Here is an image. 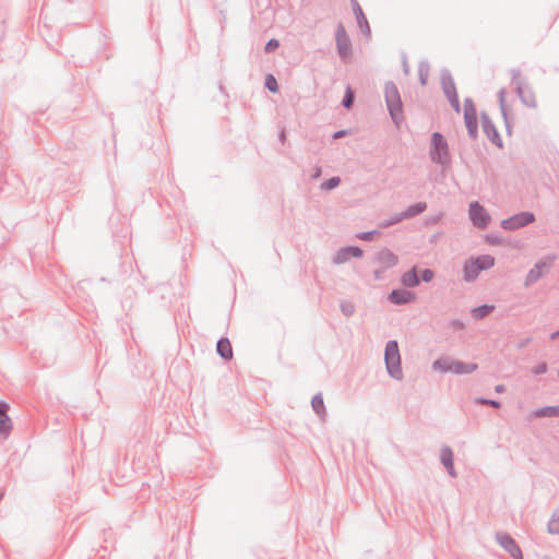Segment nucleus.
Segmentation results:
<instances>
[{
    "instance_id": "nucleus-1",
    "label": "nucleus",
    "mask_w": 559,
    "mask_h": 559,
    "mask_svg": "<svg viewBox=\"0 0 559 559\" xmlns=\"http://www.w3.org/2000/svg\"><path fill=\"white\" fill-rule=\"evenodd\" d=\"M384 99L392 121L400 126L404 120L403 103L399 88L392 81L384 85Z\"/></svg>"
},
{
    "instance_id": "nucleus-2",
    "label": "nucleus",
    "mask_w": 559,
    "mask_h": 559,
    "mask_svg": "<svg viewBox=\"0 0 559 559\" xmlns=\"http://www.w3.org/2000/svg\"><path fill=\"white\" fill-rule=\"evenodd\" d=\"M384 364L386 372L391 378L395 380L403 379V370L397 341L391 340L385 344Z\"/></svg>"
},
{
    "instance_id": "nucleus-3",
    "label": "nucleus",
    "mask_w": 559,
    "mask_h": 559,
    "mask_svg": "<svg viewBox=\"0 0 559 559\" xmlns=\"http://www.w3.org/2000/svg\"><path fill=\"white\" fill-rule=\"evenodd\" d=\"M512 84L514 85L515 92L521 99L522 104L530 108H536L537 103L533 88L521 78V71L519 69L511 70Z\"/></svg>"
},
{
    "instance_id": "nucleus-4",
    "label": "nucleus",
    "mask_w": 559,
    "mask_h": 559,
    "mask_svg": "<svg viewBox=\"0 0 559 559\" xmlns=\"http://www.w3.org/2000/svg\"><path fill=\"white\" fill-rule=\"evenodd\" d=\"M429 155L431 160L438 165L448 166L450 164L448 142L439 132H435L431 135V147Z\"/></svg>"
},
{
    "instance_id": "nucleus-5",
    "label": "nucleus",
    "mask_w": 559,
    "mask_h": 559,
    "mask_svg": "<svg viewBox=\"0 0 559 559\" xmlns=\"http://www.w3.org/2000/svg\"><path fill=\"white\" fill-rule=\"evenodd\" d=\"M556 260H557V255L555 253L547 254L544 258L539 259L534 264V266L527 272L525 280H524V286L531 287L538 280H540L544 276V274H546L550 270L551 264Z\"/></svg>"
},
{
    "instance_id": "nucleus-6",
    "label": "nucleus",
    "mask_w": 559,
    "mask_h": 559,
    "mask_svg": "<svg viewBox=\"0 0 559 559\" xmlns=\"http://www.w3.org/2000/svg\"><path fill=\"white\" fill-rule=\"evenodd\" d=\"M535 214L532 212H520L501 221V228L504 230H516L535 222Z\"/></svg>"
},
{
    "instance_id": "nucleus-7",
    "label": "nucleus",
    "mask_w": 559,
    "mask_h": 559,
    "mask_svg": "<svg viewBox=\"0 0 559 559\" xmlns=\"http://www.w3.org/2000/svg\"><path fill=\"white\" fill-rule=\"evenodd\" d=\"M335 41L340 58L343 61H347L348 58L352 56V41L342 23L337 24L335 32Z\"/></svg>"
},
{
    "instance_id": "nucleus-8",
    "label": "nucleus",
    "mask_w": 559,
    "mask_h": 559,
    "mask_svg": "<svg viewBox=\"0 0 559 559\" xmlns=\"http://www.w3.org/2000/svg\"><path fill=\"white\" fill-rule=\"evenodd\" d=\"M469 218L474 226L478 228H486L490 222V215L486 212L485 207L477 201L472 202L468 209Z\"/></svg>"
},
{
    "instance_id": "nucleus-9",
    "label": "nucleus",
    "mask_w": 559,
    "mask_h": 559,
    "mask_svg": "<svg viewBox=\"0 0 559 559\" xmlns=\"http://www.w3.org/2000/svg\"><path fill=\"white\" fill-rule=\"evenodd\" d=\"M496 540L513 559H523L522 550L511 535L497 533Z\"/></svg>"
},
{
    "instance_id": "nucleus-10",
    "label": "nucleus",
    "mask_w": 559,
    "mask_h": 559,
    "mask_svg": "<svg viewBox=\"0 0 559 559\" xmlns=\"http://www.w3.org/2000/svg\"><path fill=\"white\" fill-rule=\"evenodd\" d=\"M480 119H481L483 131L487 135V138L493 144H496L498 147H502V140L500 138V134H499L495 123L492 122V120L488 116V114L483 111L480 114Z\"/></svg>"
},
{
    "instance_id": "nucleus-11",
    "label": "nucleus",
    "mask_w": 559,
    "mask_h": 559,
    "mask_svg": "<svg viewBox=\"0 0 559 559\" xmlns=\"http://www.w3.org/2000/svg\"><path fill=\"white\" fill-rule=\"evenodd\" d=\"M362 254L364 251L357 246L343 247L335 252L332 262L338 265L347 262L352 257L361 258Z\"/></svg>"
},
{
    "instance_id": "nucleus-12",
    "label": "nucleus",
    "mask_w": 559,
    "mask_h": 559,
    "mask_svg": "<svg viewBox=\"0 0 559 559\" xmlns=\"http://www.w3.org/2000/svg\"><path fill=\"white\" fill-rule=\"evenodd\" d=\"M350 4H352V8H353V12L356 16V21H357V24H358V27L360 28L361 33L366 36V37H370L371 35V29H370V26H369V23H368V20L359 4V2L357 0H350Z\"/></svg>"
},
{
    "instance_id": "nucleus-13",
    "label": "nucleus",
    "mask_w": 559,
    "mask_h": 559,
    "mask_svg": "<svg viewBox=\"0 0 559 559\" xmlns=\"http://www.w3.org/2000/svg\"><path fill=\"white\" fill-rule=\"evenodd\" d=\"M415 298L416 295L413 292L403 288L393 289L388 297L389 301L394 305H406Z\"/></svg>"
},
{
    "instance_id": "nucleus-14",
    "label": "nucleus",
    "mask_w": 559,
    "mask_h": 559,
    "mask_svg": "<svg viewBox=\"0 0 559 559\" xmlns=\"http://www.w3.org/2000/svg\"><path fill=\"white\" fill-rule=\"evenodd\" d=\"M441 86L444 95L449 99L450 97L457 95L454 80L451 72L448 69L441 70Z\"/></svg>"
},
{
    "instance_id": "nucleus-15",
    "label": "nucleus",
    "mask_w": 559,
    "mask_h": 559,
    "mask_svg": "<svg viewBox=\"0 0 559 559\" xmlns=\"http://www.w3.org/2000/svg\"><path fill=\"white\" fill-rule=\"evenodd\" d=\"M376 262L382 264L385 269H390L397 264L399 258L390 249L383 248L376 254Z\"/></svg>"
},
{
    "instance_id": "nucleus-16",
    "label": "nucleus",
    "mask_w": 559,
    "mask_h": 559,
    "mask_svg": "<svg viewBox=\"0 0 559 559\" xmlns=\"http://www.w3.org/2000/svg\"><path fill=\"white\" fill-rule=\"evenodd\" d=\"M10 406L7 402L0 401V436H8L12 429L11 418L8 416Z\"/></svg>"
},
{
    "instance_id": "nucleus-17",
    "label": "nucleus",
    "mask_w": 559,
    "mask_h": 559,
    "mask_svg": "<svg viewBox=\"0 0 559 559\" xmlns=\"http://www.w3.org/2000/svg\"><path fill=\"white\" fill-rule=\"evenodd\" d=\"M440 461L448 471L449 475L451 477H456V472L453 463L454 455L450 447L445 445L441 449Z\"/></svg>"
},
{
    "instance_id": "nucleus-18",
    "label": "nucleus",
    "mask_w": 559,
    "mask_h": 559,
    "mask_svg": "<svg viewBox=\"0 0 559 559\" xmlns=\"http://www.w3.org/2000/svg\"><path fill=\"white\" fill-rule=\"evenodd\" d=\"M464 122L468 136L475 140L478 136L477 112H464Z\"/></svg>"
},
{
    "instance_id": "nucleus-19",
    "label": "nucleus",
    "mask_w": 559,
    "mask_h": 559,
    "mask_svg": "<svg viewBox=\"0 0 559 559\" xmlns=\"http://www.w3.org/2000/svg\"><path fill=\"white\" fill-rule=\"evenodd\" d=\"M463 272L465 282H473L478 277L481 271L478 270L477 264L474 262V259L471 258L465 261Z\"/></svg>"
},
{
    "instance_id": "nucleus-20",
    "label": "nucleus",
    "mask_w": 559,
    "mask_h": 559,
    "mask_svg": "<svg viewBox=\"0 0 559 559\" xmlns=\"http://www.w3.org/2000/svg\"><path fill=\"white\" fill-rule=\"evenodd\" d=\"M216 352L217 354L225 360L231 359L233 357V348L230 342L226 337H222L216 343Z\"/></svg>"
},
{
    "instance_id": "nucleus-21",
    "label": "nucleus",
    "mask_w": 559,
    "mask_h": 559,
    "mask_svg": "<svg viewBox=\"0 0 559 559\" xmlns=\"http://www.w3.org/2000/svg\"><path fill=\"white\" fill-rule=\"evenodd\" d=\"M311 406H312L313 412L322 420H324L325 417L328 416V413H326V409H325V406H324L323 395H322L321 392H319V393L313 395V397L311 400Z\"/></svg>"
},
{
    "instance_id": "nucleus-22",
    "label": "nucleus",
    "mask_w": 559,
    "mask_h": 559,
    "mask_svg": "<svg viewBox=\"0 0 559 559\" xmlns=\"http://www.w3.org/2000/svg\"><path fill=\"white\" fill-rule=\"evenodd\" d=\"M477 368H478L477 364L454 360L452 372L455 374H468V373L476 371Z\"/></svg>"
},
{
    "instance_id": "nucleus-23",
    "label": "nucleus",
    "mask_w": 559,
    "mask_h": 559,
    "mask_svg": "<svg viewBox=\"0 0 559 559\" xmlns=\"http://www.w3.org/2000/svg\"><path fill=\"white\" fill-rule=\"evenodd\" d=\"M401 282L405 287L412 288L418 286L420 278L417 274L416 267L414 266L412 270L405 272L401 277Z\"/></svg>"
},
{
    "instance_id": "nucleus-24",
    "label": "nucleus",
    "mask_w": 559,
    "mask_h": 559,
    "mask_svg": "<svg viewBox=\"0 0 559 559\" xmlns=\"http://www.w3.org/2000/svg\"><path fill=\"white\" fill-rule=\"evenodd\" d=\"M427 209L426 202H417L412 205H409L405 211L402 212V216L404 219L415 217L423 212H425Z\"/></svg>"
},
{
    "instance_id": "nucleus-25",
    "label": "nucleus",
    "mask_w": 559,
    "mask_h": 559,
    "mask_svg": "<svg viewBox=\"0 0 559 559\" xmlns=\"http://www.w3.org/2000/svg\"><path fill=\"white\" fill-rule=\"evenodd\" d=\"M534 417H559V405L545 406L533 412Z\"/></svg>"
},
{
    "instance_id": "nucleus-26",
    "label": "nucleus",
    "mask_w": 559,
    "mask_h": 559,
    "mask_svg": "<svg viewBox=\"0 0 559 559\" xmlns=\"http://www.w3.org/2000/svg\"><path fill=\"white\" fill-rule=\"evenodd\" d=\"M478 270L485 271L495 265V258L490 254H483L474 259Z\"/></svg>"
},
{
    "instance_id": "nucleus-27",
    "label": "nucleus",
    "mask_w": 559,
    "mask_h": 559,
    "mask_svg": "<svg viewBox=\"0 0 559 559\" xmlns=\"http://www.w3.org/2000/svg\"><path fill=\"white\" fill-rule=\"evenodd\" d=\"M454 360L450 358H439L433 361L432 369L441 372H452Z\"/></svg>"
},
{
    "instance_id": "nucleus-28",
    "label": "nucleus",
    "mask_w": 559,
    "mask_h": 559,
    "mask_svg": "<svg viewBox=\"0 0 559 559\" xmlns=\"http://www.w3.org/2000/svg\"><path fill=\"white\" fill-rule=\"evenodd\" d=\"M495 309L491 305H481L472 310V316L476 320L484 319Z\"/></svg>"
},
{
    "instance_id": "nucleus-29",
    "label": "nucleus",
    "mask_w": 559,
    "mask_h": 559,
    "mask_svg": "<svg viewBox=\"0 0 559 559\" xmlns=\"http://www.w3.org/2000/svg\"><path fill=\"white\" fill-rule=\"evenodd\" d=\"M498 98H499L500 111H501V115H502V117L504 119L507 130L510 131V124H509V121H508V112H507V107H506V91H504V88H501L498 92Z\"/></svg>"
},
{
    "instance_id": "nucleus-30",
    "label": "nucleus",
    "mask_w": 559,
    "mask_h": 559,
    "mask_svg": "<svg viewBox=\"0 0 559 559\" xmlns=\"http://www.w3.org/2000/svg\"><path fill=\"white\" fill-rule=\"evenodd\" d=\"M548 533L552 535L559 534V509L555 510L547 525Z\"/></svg>"
},
{
    "instance_id": "nucleus-31",
    "label": "nucleus",
    "mask_w": 559,
    "mask_h": 559,
    "mask_svg": "<svg viewBox=\"0 0 559 559\" xmlns=\"http://www.w3.org/2000/svg\"><path fill=\"white\" fill-rule=\"evenodd\" d=\"M429 70H430L429 62L428 61H420V63L418 66V75H419V82H420L421 85H426L427 84V80H428V76H429Z\"/></svg>"
},
{
    "instance_id": "nucleus-32",
    "label": "nucleus",
    "mask_w": 559,
    "mask_h": 559,
    "mask_svg": "<svg viewBox=\"0 0 559 559\" xmlns=\"http://www.w3.org/2000/svg\"><path fill=\"white\" fill-rule=\"evenodd\" d=\"M265 88H267L271 93L278 92V84L273 74H267L264 82Z\"/></svg>"
},
{
    "instance_id": "nucleus-33",
    "label": "nucleus",
    "mask_w": 559,
    "mask_h": 559,
    "mask_svg": "<svg viewBox=\"0 0 559 559\" xmlns=\"http://www.w3.org/2000/svg\"><path fill=\"white\" fill-rule=\"evenodd\" d=\"M341 311L345 317H352L355 313V306L352 301L343 300L340 305Z\"/></svg>"
},
{
    "instance_id": "nucleus-34",
    "label": "nucleus",
    "mask_w": 559,
    "mask_h": 559,
    "mask_svg": "<svg viewBox=\"0 0 559 559\" xmlns=\"http://www.w3.org/2000/svg\"><path fill=\"white\" fill-rule=\"evenodd\" d=\"M354 99H355L354 92L352 91L350 87H347L346 92H345V95L343 97V100H342V105L346 109H349L353 106V104H354Z\"/></svg>"
},
{
    "instance_id": "nucleus-35",
    "label": "nucleus",
    "mask_w": 559,
    "mask_h": 559,
    "mask_svg": "<svg viewBox=\"0 0 559 559\" xmlns=\"http://www.w3.org/2000/svg\"><path fill=\"white\" fill-rule=\"evenodd\" d=\"M341 183L340 177H331L330 179L325 180L321 183L322 190H332L336 188Z\"/></svg>"
},
{
    "instance_id": "nucleus-36",
    "label": "nucleus",
    "mask_w": 559,
    "mask_h": 559,
    "mask_svg": "<svg viewBox=\"0 0 559 559\" xmlns=\"http://www.w3.org/2000/svg\"><path fill=\"white\" fill-rule=\"evenodd\" d=\"M403 219H404V217L402 216V212H401L399 214H395L391 218L381 222L380 227L388 228L390 226H393V225L402 222Z\"/></svg>"
},
{
    "instance_id": "nucleus-37",
    "label": "nucleus",
    "mask_w": 559,
    "mask_h": 559,
    "mask_svg": "<svg viewBox=\"0 0 559 559\" xmlns=\"http://www.w3.org/2000/svg\"><path fill=\"white\" fill-rule=\"evenodd\" d=\"M379 234H380V231L377 229L369 230V231H362V233L357 234V238L360 240H364V241H372L374 239V236L379 235Z\"/></svg>"
},
{
    "instance_id": "nucleus-38",
    "label": "nucleus",
    "mask_w": 559,
    "mask_h": 559,
    "mask_svg": "<svg viewBox=\"0 0 559 559\" xmlns=\"http://www.w3.org/2000/svg\"><path fill=\"white\" fill-rule=\"evenodd\" d=\"M475 402H476V404L489 405V406H492L495 408H499L501 406L499 401L490 400V399H486V397H478V399L475 400Z\"/></svg>"
},
{
    "instance_id": "nucleus-39",
    "label": "nucleus",
    "mask_w": 559,
    "mask_h": 559,
    "mask_svg": "<svg viewBox=\"0 0 559 559\" xmlns=\"http://www.w3.org/2000/svg\"><path fill=\"white\" fill-rule=\"evenodd\" d=\"M278 47H280V41L275 38H272L266 43L264 50H265V52L270 53V52L275 51Z\"/></svg>"
},
{
    "instance_id": "nucleus-40",
    "label": "nucleus",
    "mask_w": 559,
    "mask_h": 559,
    "mask_svg": "<svg viewBox=\"0 0 559 559\" xmlns=\"http://www.w3.org/2000/svg\"><path fill=\"white\" fill-rule=\"evenodd\" d=\"M464 112H477L475 104L471 97L464 99Z\"/></svg>"
},
{
    "instance_id": "nucleus-41",
    "label": "nucleus",
    "mask_w": 559,
    "mask_h": 559,
    "mask_svg": "<svg viewBox=\"0 0 559 559\" xmlns=\"http://www.w3.org/2000/svg\"><path fill=\"white\" fill-rule=\"evenodd\" d=\"M435 276V273L431 269H425L423 272H421V275H420V280L425 283H429L432 281Z\"/></svg>"
},
{
    "instance_id": "nucleus-42",
    "label": "nucleus",
    "mask_w": 559,
    "mask_h": 559,
    "mask_svg": "<svg viewBox=\"0 0 559 559\" xmlns=\"http://www.w3.org/2000/svg\"><path fill=\"white\" fill-rule=\"evenodd\" d=\"M448 100H449L451 107L453 108V110L459 114L461 111L459 95H454V96L450 97Z\"/></svg>"
},
{
    "instance_id": "nucleus-43",
    "label": "nucleus",
    "mask_w": 559,
    "mask_h": 559,
    "mask_svg": "<svg viewBox=\"0 0 559 559\" xmlns=\"http://www.w3.org/2000/svg\"><path fill=\"white\" fill-rule=\"evenodd\" d=\"M547 372V365L546 362H540L537 366L534 367L533 373L534 374H544Z\"/></svg>"
},
{
    "instance_id": "nucleus-44",
    "label": "nucleus",
    "mask_w": 559,
    "mask_h": 559,
    "mask_svg": "<svg viewBox=\"0 0 559 559\" xmlns=\"http://www.w3.org/2000/svg\"><path fill=\"white\" fill-rule=\"evenodd\" d=\"M451 326L455 330H463L465 328V324L462 320L454 319L451 321Z\"/></svg>"
},
{
    "instance_id": "nucleus-45",
    "label": "nucleus",
    "mask_w": 559,
    "mask_h": 559,
    "mask_svg": "<svg viewBox=\"0 0 559 559\" xmlns=\"http://www.w3.org/2000/svg\"><path fill=\"white\" fill-rule=\"evenodd\" d=\"M486 240L490 243V245H499L501 242V239L498 237V236H487L486 237Z\"/></svg>"
},
{
    "instance_id": "nucleus-46",
    "label": "nucleus",
    "mask_w": 559,
    "mask_h": 559,
    "mask_svg": "<svg viewBox=\"0 0 559 559\" xmlns=\"http://www.w3.org/2000/svg\"><path fill=\"white\" fill-rule=\"evenodd\" d=\"M346 134H347V130H338L333 133L332 138L334 140H336V139H341V138L345 136Z\"/></svg>"
},
{
    "instance_id": "nucleus-47",
    "label": "nucleus",
    "mask_w": 559,
    "mask_h": 559,
    "mask_svg": "<svg viewBox=\"0 0 559 559\" xmlns=\"http://www.w3.org/2000/svg\"><path fill=\"white\" fill-rule=\"evenodd\" d=\"M321 173H322L321 167H319V166H318V167H316L314 173H313V175H312V178H313V179L319 178V177L321 176Z\"/></svg>"
},
{
    "instance_id": "nucleus-48",
    "label": "nucleus",
    "mask_w": 559,
    "mask_h": 559,
    "mask_svg": "<svg viewBox=\"0 0 559 559\" xmlns=\"http://www.w3.org/2000/svg\"><path fill=\"white\" fill-rule=\"evenodd\" d=\"M495 391L497 393H503L506 391V386L503 384H498L495 386Z\"/></svg>"
},
{
    "instance_id": "nucleus-49",
    "label": "nucleus",
    "mask_w": 559,
    "mask_h": 559,
    "mask_svg": "<svg viewBox=\"0 0 559 559\" xmlns=\"http://www.w3.org/2000/svg\"><path fill=\"white\" fill-rule=\"evenodd\" d=\"M373 274H374V278L376 280H381V277H382V271L381 270H376L373 272Z\"/></svg>"
},
{
    "instance_id": "nucleus-50",
    "label": "nucleus",
    "mask_w": 559,
    "mask_h": 559,
    "mask_svg": "<svg viewBox=\"0 0 559 559\" xmlns=\"http://www.w3.org/2000/svg\"><path fill=\"white\" fill-rule=\"evenodd\" d=\"M278 138H280V141H281L282 143H284V141H285V139H286L285 130H284V129L280 132V136H278Z\"/></svg>"
},
{
    "instance_id": "nucleus-51",
    "label": "nucleus",
    "mask_w": 559,
    "mask_h": 559,
    "mask_svg": "<svg viewBox=\"0 0 559 559\" xmlns=\"http://www.w3.org/2000/svg\"><path fill=\"white\" fill-rule=\"evenodd\" d=\"M558 337H559V330H558V331H556V332H554V333H551V335H550V340H551V341H555V340H557Z\"/></svg>"
},
{
    "instance_id": "nucleus-52",
    "label": "nucleus",
    "mask_w": 559,
    "mask_h": 559,
    "mask_svg": "<svg viewBox=\"0 0 559 559\" xmlns=\"http://www.w3.org/2000/svg\"><path fill=\"white\" fill-rule=\"evenodd\" d=\"M526 343H527V341L522 342V344H521L520 346L522 347V346H524Z\"/></svg>"
}]
</instances>
